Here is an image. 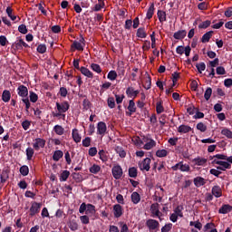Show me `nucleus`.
<instances>
[{
  "label": "nucleus",
  "instance_id": "obj_15",
  "mask_svg": "<svg viewBox=\"0 0 232 232\" xmlns=\"http://www.w3.org/2000/svg\"><path fill=\"white\" fill-rule=\"evenodd\" d=\"M96 129H97L98 134L104 136L107 131V125L105 122L100 121V122H98Z\"/></svg>",
  "mask_w": 232,
  "mask_h": 232
},
{
  "label": "nucleus",
  "instance_id": "obj_41",
  "mask_svg": "<svg viewBox=\"0 0 232 232\" xmlns=\"http://www.w3.org/2000/svg\"><path fill=\"white\" fill-rule=\"evenodd\" d=\"M89 171L94 175H97V173H99L101 171V166L100 165H97V164H94L93 166H92L90 169H89Z\"/></svg>",
  "mask_w": 232,
  "mask_h": 232
},
{
  "label": "nucleus",
  "instance_id": "obj_50",
  "mask_svg": "<svg viewBox=\"0 0 232 232\" xmlns=\"http://www.w3.org/2000/svg\"><path fill=\"white\" fill-rule=\"evenodd\" d=\"M221 134L226 136L227 139H232V131L227 128L221 130Z\"/></svg>",
  "mask_w": 232,
  "mask_h": 232
},
{
  "label": "nucleus",
  "instance_id": "obj_9",
  "mask_svg": "<svg viewBox=\"0 0 232 232\" xmlns=\"http://www.w3.org/2000/svg\"><path fill=\"white\" fill-rule=\"evenodd\" d=\"M42 208V203L33 202L32 207L30 208V217H34L37 213H40V209Z\"/></svg>",
  "mask_w": 232,
  "mask_h": 232
},
{
  "label": "nucleus",
  "instance_id": "obj_59",
  "mask_svg": "<svg viewBox=\"0 0 232 232\" xmlns=\"http://www.w3.org/2000/svg\"><path fill=\"white\" fill-rule=\"evenodd\" d=\"M38 95L34 92H30V100L32 102L35 103L38 101Z\"/></svg>",
  "mask_w": 232,
  "mask_h": 232
},
{
  "label": "nucleus",
  "instance_id": "obj_36",
  "mask_svg": "<svg viewBox=\"0 0 232 232\" xmlns=\"http://www.w3.org/2000/svg\"><path fill=\"white\" fill-rule=\"evenodd\" d=\"M63 157V152L62 150H56L53 154V160L54 161H59L61 158Z\"/></svg>",
  "mask_w": 232,
  "mask_h": 232
},
{
  "label": "nucleus",
  "instance_id": "obj_6",
  "mask_svg": "<svg viewBox=\"0 0 232 232\" xmlns=\"http://www.w3.org/2000/svg\"><path fill=\"white\" fill-rule=\"evenodd\" d=\"M123 175V170L120 165H116L112 167V177L115 179V180H119V179H121Z\"/></svg>",
  "mask_w": 232,
  "mask_h": 232
},
{
  "label": "nucleus",
  "instance_id": "obj_55",
  "mask_svg": "<svg viewBox=\"0 0 232 232\" xmlns=\"http://www.w3.org/2000/svg\"><path fill=\"white\" fill-rule=\"evenodd\" d=\"M206 63H197L196 64V68L198 70V72H202L203 71L206 70Z\"/></svg>",
  "mask_w": 232,
  "mask_h": 232
},
{
  "label": "nucleus",
  "instance_id": "obj_22",
  "mask_svg": "<svg viewBox=\"0 0 232 232\" xmlns=\"http://www.w3.org/2000/svg\"><path fill=\"white\" fill-rule=\"evenodd\" d=\"M213 34H214V31H209V32H207L205 34H203L200 40L201 43L203 44L208 43L212 38Z\"/></svg>",
  "mask_w": 232,
  "mask_h": 232
},
{
  "label": "nucleus",
  "instance_id": "obj_27",
  "mask_svg": "<svg viewBox=\"0 0 232 232\" xmlns=\"http://www.w3.org/2000/svg\"><path fill=\"white\" fill-rule=\"evenodd\" d=\"M154 12H155V5L154 4H150L147 13H146V18L147 19H151L154 15Z\"/></svg>",
  "mask_w": 232,
  "mask_h": 232
},
{
  "label": "nucleus",
  "instance_id": "obj_48",
  "mask_svg": "<svg viewBox=\"0 0 232 232\" xmlns=\"http://www.w3.org/2000/svg\"><path fill=\"white\" fill-rule=\"evenodd\" d=\"M20 173L23 175V177H27L29 174V167L26 165H24L20 168Z\"/></svg>",
  "mask_w": 232,
  "mask_h": 232
},
{
  "label": "nucleus",
  "instance_id": "obj_51",
  "mask_svg": "<svg viewBox=\"0 0 232 232\" xmlns=\"http://www.w3.org/2000/svg\"><path fill=\"white\" fill-rule=\"evenodd\" d=\"M155 154L159 158H163V157L168 156V150H158Z\"/></svg>",
  "mask_w": 232,
  "mask_h": 232
},
{
  "label": "nucleus",
  "instance_id": "obj_25",
  "mask_svg": "<svg viewBox=\"0 0 232 232\" xmlns=\"http://www.w3.org/2000/svg\"><path fill=\"white\" fill-rule=\"evenodd\" d=\"M72 140L74 142L79 143L82 140V136L77 129H72Z\"/></svg>",
  "mask_w": 232,
  "mask_h": 232
},
{
  "label": "nucleus",
  "instance_id": "obj_16",
  "mask_svg": "<svg viewBox=\"0 0 232 232\" xmlns=\"http://www.w3.org/2000/svg\"><path fill=\"white\" fill-rule=\"evenodd\" d=\"M211 193L216 197V198H220V197L223 195L222 188L218 185L212 187Z\"/></svg>",
  "mask_w": 232,
  "mask_h": 232
},
{
  "label": "nucleus",
  "instance_id": "obj_46",
  "mask_svg": "<svg viewBox=\"0 0 232 232\" xmlns=\"http://www.w3.org/2000/svg\"><path fill=\"white\" fill-rule=\"evenodd\" d=\"M196 129H197L198 130H200L201 132H205V131H207V130H208V126H207L205 123H203V122H198V123L196 125Z\"/></svg>",
  "mask_w": 232,
  "mask_h": 232
},
{
  "label": "nucleus",
  "instance_id": "obj_47",
  "mask_svg": "<svg viewBox=\"0 0 232 232\" xmlns=\"http://www.w3.org/2000/svg\"><path fill=\"white\" fill-rule=\"evenodd\" d=\"M212 93H213L212 88H210V87L207 88L205 92H204L205 100L208 101L211 98Z\"/></svg>",
  "mask_w": 232,
  "mask_h": 232
},
{
  "label": "nucleus",
  "instance_id": "obj_2",
  "mask_svg": "<svg viewBox=\"0 0 232 232\" xmlns=\"http://www.w3.org/2000/svg\"><path fill=\"white\" fill-rule=\"evenodd\" d=\"M172 171H181L182 173H188L190 171V166L188 164H184L183 161H179L171 167Z\"/></svg>",
  "mask_w": 232,
  "mask_h": 232
},
{
  "label": "nucleus",
  "instance_id": "obj_26",
  "mask_svg": "<svg viewBox=\"0 0 232 232\" xmlns=\"http://www.w3.org/2000/svg\"><path fill=\"white\" fill-rule=\"evenodd\" d=\"M156 145L157 142L154 140L150 139V140L147 143H145L142 148L146 150H151L153 147H156Z\"/></svg>",
  "mask_w": 232,
  "mask_h": 232
},
{
  "label": "nucleus",
  "instance_id": "obj_28",
  "mask_svg": "<svg viewBox=\"0 0 232 232\" xmlns=\"http://www.w3.org/2000/svg\"><path fill=\"white\" fill-rule=\"evenodd\" d=\"M157 16L160 23H164L165 21H167V14L164 11L159 10L157 12Z\"/></svg>",
  "mask_w": 232,
  "mask_h": 232
},
{
  "label": "nucleus",
  "instance_id": "obj_40",
  "mask_svg": "<svg viewBox=\"0 0 232 232\" xmlns=\"http://www.w3.org/2000/svg\"><path fill=\"white\" fill-rule=\"evenodd\" d=\"M136 36L139 38H146L147 33L145 32L144 28H139L136 32Z\"/></svg>",
  "mask_w": 232,
  "mask_h": 232
},
{
  "label": "nucleus",
  "instance_id": "obj_38",
  "mask_svg": "<svg viewBox=\"0 0 232 232\" xmlns=\"http://www.w3.org/2000/svg\"><path fill=\"white\" fill-rule=\"evenodd\" d=\"M96 213L95 206L92 204H87V211H85L86 215H94Z\"/></svg>",
  "mask_w": 232,
  "mask_h": 232
},
{
  "label": "nucleus",
  "instance_id": "obj_31",
  "mask_svg": "<svg viewBox=\"0 0 232 232\" xmlns=\"http://www.w3.org/2000/svg\"><path fill=\"white\" fill-rule=\"evenodd\" d=\"M183 209H184V207L182 205H179V206H177L175 208H174V213L176 215H178L179 217V218H183L184 217V214H183Z\"/></svg>",
  "mask_w": 232,
  "mask_h": 232
},
{
  "label": "nucleus",
  "instance_id": "obj_7",
  "mask_svg": "<svg viewBox=\"0 0 232 232\" xmlns=\"http://www.w3.org/2000/svg\"><path fill=\"white\" fill-rule=\"evenodd\" d=\"M112 213L114 218H120L123 215V208L120 204H115L112 207Z\"/></svg>",
  "mask_w": 232,
  "mask_h": 232
},
{
  "label": "nucleus",
  "instance_id": "obj_61",
  "mask_svg": "<svg viewBox=\"0 0 232 232\" xmlns=\"http://www.w3.org/2000/svg\"><path fill=\"white\" fill-rule=\"evenodd\" d=\"M104 7H105V3L97 4L96 5H94V8H92V11L99 12L102 9H103Z\"/></svg>",
  "mask_w": 232,
  "mask_h": 232
},
{
  "label": "nucleus",
  "instance_id": "obj_56",
  "mask_svg": "<svg viewBox=\"0 0 232 232\" xmlns=\"http://www.w3.org/2000/svg\"><path fill=\"white\" fill-rule=\"evenodd\" d=\"M22 102L25 104V110L27 112H29V109L31 107V102H30V100L29 98H23L22 99Z\"/></svg>",
  "mask_w": 232,
  "mask_h": 232
},
{
  "label": "nucleus",
  "instance_id": "obj_43",
  "mask_svg": "<svg viewBox=\"0 0 232 232\" xmlns=\"http://www.w3.org/2000/svg\"><path fill=\"white\" fill-rule=\"evenodd\" d=\"M71 47L78 50V51H83L84 50V45H82L81 43H78V41L72 42V45Z\"/></svg>",
  "mask_w": 232,
  "mask_h": 232
},
{
  "label": "nucleus",
  "instance_id": "obj_54",
  "mask_svg": "<svg viewBox=\"0 0 232 232\" xmlns=\"http://www.w3.org/2000/svg\"><path fill=\"white\" fill-rule=\"evenodd\" d=\"M107 105H109V108L111 109L115 108L116 103L113 97H109V99H107Z\"/></svg>",
  "mask_w": 232,
  "mask_h": 232
},
{
  "label": "nucleus",
  "instance_id": "obj_17",
  "mask_svg": "<svg viewBox=\"0 0 232 232\" xmlns=\"http://www.w3.org/2000/svg\"><path fill=\"white\" fill-rule=\"evenodd\" d=\"M231 211H232V206L229 204H224L218 209V213L220 215H227V213H231Z\"/></svg>",
  "mask_w": 232,
  "mask_h": 232
},
{
  "label": "nucleus",
  "instance_id": "obj_10",
  "mask_svg": "<svg viewBox=\"0 0 232 232\" xmlns=\"http://www.w3.org/2000/svg\"><path fill=\"white\" fill-rule=\"evenodd\" d=\"M46 144V140L42 138H37L34 140L33 147L35 150H39L41 148H44Z\"/></svg>",
  "mask_w": 232,
  "mask_h": 232
},
{
  "label": "nucleus",
  "instance_id": "obj_60",
  "mask_svg": "<svg viewBox=\"0 0 232 232\" xmlns=\"http://www.w3.org/2000/svg\"><path fill=\"white\" fill-rule=\"evenodd\" d=\"M59 95L65 98L68 94V90L65 87H60V92H58Z\"/></svg>",
  "mask_w": 232,
  "mask_h": 232
},
{
  "label": "nucleus",
  "instance_id": "obj_20",
  "mask_svg": "<svg viewBox=\"0 0 232 232\" xmlns=\"http://www.w3.org/2000/svg\"><path fill=\"white\" fill-rule=\"evenodd\" d=\"M192 162L195 163V166H206L208 160L205 158L198 157V158L193 159Z\"/></svg>",
  "mask_w": 232,
  "mask_h": 232
},
{
  "label": "nucleus",
  "instance_id": "obj_58",
  "mask_svg": "<svg viewBox=\"0 0 232 232\" xmlns=\"http://www.w3.org/2000/svg\"><path fill=\"white\" fill-rule=\"evenodd\" d=\"M91 105L92 103L87 98L83 99V103H82L83 110L85 111L89 110L91 108Z\"/></svg>",
  "mask_w": 232,
  "mask_h": 232
},
{
  "label": "nucleus",
  "instance_id": "obj_63",
  "mask_svg": "<svg viewBox=\"0 0 232 232\" xmlns=\"http://www.w3.org/2000/svg\"><path fill=\"white\" fill-rule=\"evenodd\" d=\"M18 31L23 34H26L28 33V29L26 27L25 24H21L19 27H18Z\"/></svg>",
  "mask_w": 232,
  "mask_h": 232
},
{
  "label": "nucleus",
  "instance_id": "obj_21",
  "mask_svg": "<svg viewBox=\"0 0 232 232\" xmlns=\"http://www.w3.org/2000/svg\"><path fill=\"white\" fill-rule=\"evenodd\" d=\"M142 86L145 90H150L151 88V77L150 74L146 73L144 77V84Z\"/></svg>",
  "mask_w": 232,
  "mask_h": 232
},
{
  "label": "nucleus",
  "instance_id": "obj_35",
  "mask_svg": "<svg viewBox=\"0 0 232 232\" xmlns=\"http://www.w3.org/2000/svg\"><path fill=\"white\" fill-rule=\"evenodd\" d=\"M70 177V171L69 170H63L62 174H60V182H66V180Z\"/></svg>",
  "mask_w": 232,
  "mask_h": 232
},
{
  "label": "nucleus",
  "instance_id": "obj_62",
  "mask_svg": "<svg viewBox=\"0 0 232 232\" xmlns=\"http://www.w3.org/2000/svg\"><path fill=\"white\" fill-rule=\"evenodd\" d=\"M92 142V139L90 137H86L85 139H83V140H82V145H83V147H89L91 145Z\"/></svg>",
  "mask_w": 232,
  "mask_h": 232
},
{
  "label": "nucleus",
  "instance_id": "obj_3",
  "mask_svg": "<svg viewBox=\"0 0 232 232\" xmlns=\"http://www.w3.org/2000/svg\"><path fill=\"white\" fill-rule=\"evenodd\" d=\"M145 226L149 231H157L160 229V224L158 220L150 218L146 220Z\"/></svg>",
  "mask_w": 232,
  "mask_h": 232
},
{
  "label": "nucleus",
  "instance_id": "obj_13",
  "mask_svg": "<svg viewBox=\"0 0 232 232\" xmlns=\"http://www.w3.org/2000/svg\"><path fill=\"white\" fill-rule=\"evenodd\" d=\"M127 97L135 99L139 93V90H135L133 87H128L125 91Z\"/></svg>",
  "mask_w": 232,
  "mask_h": 232
},
{
  "label": "nucleus",
  "instance_id": "obj_32",
  "mask_svg": "<svg viewBox=\"0 0 232 232\" xmlns=\"http://www.w3.org/2000/svg\"><path fill=\"white\" fill-rule=\"evenodd\" d=\"M115 151L116 153H118L119 157L121 158H125L127 155V152L125 151V150L121 146H116Z\"/></svg>",
  "mask_w": 232,
  "mask_h": 232
},
{
  "label": "nucleus",
  "instance_id": "obj_52",
  "mask_svg": "<svg viewBox=\"0 0 232 232\" xmlns=\"http://www.w3.org/2000/svg\"><path fill=\"white\" fill-rule=\"evenodd\" d=\"M117 77H118V74L115 71H111V72H109V74H107V79H109L111 81L116 80Z\"/></svg>",
  "mask_w": 232,
  "mask_h": 232
},
{
  "label": "nucleus",
  "instance_id": "obj_34",
  "mask_svg": "<svg viewBox=\"0 0 232 232\" xmlns=\"http://www.w3.org/2000/svg\"><path fill=\"white\" fill-rule=\"evenodd\" d=\"M11 96H12V94H11L10 91L5 90L2 94V100L5 102H8L11 100Z\"/></svg>",
  "mask_w": 232,
  "mask_h": 232
},
{
  "label": "nucleus",
  "instance_id": "obj_57",
  "mask_svg": "<svg viewBox=\"0 0 232 232\" xmlns=\"http://www.w3.org/2000/svg\"><path fill=\"white\" fill-rule=\"evenodd\" d=\"M91 69H92V71L101 73L102 72L101 66L97 63H92L91 64Z\"/></svg>",
  "mask_w": 232,
  "mask_h": 232
},
{
  "label": "nucleus",
  "instance_id": "obj_4",
  "mask_svg": "<svg viewBox=\"0 0 232 232\" xmlns=\"http://www.w3.org/2000/svg\"><path fill=\"white\" fill-rule=\"evenodd\" d=\"M150 213L153 217V218H155L156 217L161 220V217H163L162 212L160 211V204L159 203H153L150 205Z\"/></svg>",
  "mask_w": 232,
  "mask_h": 232
},
{
  "label": "nucleus",
  "instance_id": "obj_5",
  "mask_svg": "<svg viewBox=\"0 0 232 232\" xmlns=\"http://www.w3.org/2000/svg\"><path fill=\"white\" fill-rule=\"evenodd\" d=\"M150 163H151V159L150 158H145L140 164L139 168L140 171H150Z\"/></svg>",
  "mask_w": 232,
  "mask_h": 232
},
{
  "label": "nucleus",
  "instance_id": "obj_37",
  "mask_svg": "<svg viewBox=\"0 0 232 232\" xmlns=\"http://www.w3.org/2000/svg\"><path fill=\"white\" fill-rule=\"evenodd\" d=\"M1 184H5L6 180L9 179V173L7 170H3L0 176Z\"/></svg>",
  "mask_w": 232,
  "mask_h": 232
},
{
  "label": "nucleus",
  "instance_id": "obj_33",
  "mask_svg": "<svg viewBox=\"0 0 232 232\" xmlns=\"http://www.w3.org/2000/svg\"><path fill=\"white\" fill-rule=\"evenodd\" d=\"M69 229H71L72 232H75L79 229V225L75 219H72L71 222H69Z\"/></svg>",
  "mask_w": 232,
  "mask_h": 232
},
{
  "label": "nucleus",
  "instance_id": "obj_23",
  "mask_svg": "<svg viewBox=\"0 0 232 232\" xmlns=\"http://www.w3.org/2000/svg\"><path fill=\"white\" fill-rule=\"evenodd\" d=\"M191 130H192V128L185 124L179 125L178 128V132L179 133H188Z\"/></svg>",
  "mask_w": 232,
  "mask_h": 232
},
{
  "label": "nucleus",
  "instance_id": "obj_53",
  "mask_svg": "<svg viewBox=\"0 0 232 232\" xmlns=\"http://www.w3.org/2000/svg\"><path fill=\"white\" fill-rule=\"evenodd\" d=\"M211 25V21L207 20L205 22H202L200 24H198V29H207Z\"/></svg>",
  "mask_w": 232,
  "mask_h": 232
},
{
  "label": "nucleus",
  "instance_id": "obj_49",
  "mask_svg": "<svg viewBox=\"0 0 232 232\" xmlns=\"http://www.w3.org/2000/svg\"><path fill=\"white\" fill-rule=\"evenodd\" d=\"M164 111V107L162 105V102H156V112L160 114Z\"/></svg>",
  "mask_w": 232,
  "mask_h": 232
},
{
  "label": "nucleus",
  "instance_id": "obj_8",
  "mask_svg": "<svg viewBox=\"0 0 232 232\" xmlns=\"http://www.w3.org/2000/svg\"><path fill=\"white\" fill-rule=\"evenodd\" d=\"M70 109V104L67 101H63V102H56V110L58 111L65 113Z\"/></svg>",
  "mask_w": 232,
  "mask_h": 232
},
{
  "label": "nucleus",
  "instance_id": "obj_19",
  "mask_svg": "<svg viewBox=\"0 0 232 232\" xmlns=\"http://www.w3.org/2000/svg\"><path fill=\"white\" fill-rule=\"evenodd\" d=\"M187 31L186 30H179L178 32L173 34V38L176 40H182L187 36Z\"/></svg>",
  "mask_w": 232,
  "mask_h": 232
},
{
  "label": "nucleus",
  "instance_id": "obj_42",
  "mask_svg": "<svg viewBox=\"0 0 232 232\" xmlns=\"http://www.w3.org/2000/svg\"><path fill=\"white\" fill-rule=\"evenodd\" d=\"M34 155V149H33L32 147H28V148L26 149L27 160H32Z\"/></svg>",
  "mask_w": 232,
  "mask_h": 232
},
{
  "label": "nucleus",
  "instance_id": "obj_39",
  "mask_svg": "<svg viewBox=\"0 0 232 232\" xmlns=\"http://www.w3.org/2000/svg\"><path fill=\"white\" fill-rule=\"evenodd\" d=\"M108 153L104 150H100V152H98V155H100V160H102V161L103 162H107L108 161Z\"/></svg>",
  "mask_w": 232,
  "mask_h": 232
},
{
  "label": "nucleus",
  "instance_id": "obj_24",
  "mask_svg": "<svg viewBox=\"0 0 232 232\" xmlns=\"http://www.w3.org/2000/svg\"><path fill=\"white\" fill-rule=\"evenodd\" d=\"M132 204H139L140 202V195L138 192H132L130 195Z\"/></svg>",
  "mask_w": 232,
  "mask_h": 232
},
{
  "label": "nucleus",
  "instance_id": "obj_64",
  "mask_svg": "<svg viewBox=\"0 0 232 232\" xmlns=\"http://www.w3.org/2000/svg\"><path fill=\"white\" fill-rule=\"evenodd\" d=\"M47 50V47L45 44H40L37 48V52L40 53H44Z\"/></svg>",
  "mask_w": 232,
  "mask_h": 232
},
{
  "label": "nucleus",
  "instance_id": "obj_11",
  "mask_svg": "<svg viewBox=\"0 0 232 232\" xmlns=\"http://www.w3.org/2000/svg\"><path fill=\"white\" fill-rule=\"evenodd\" d=\"M24 47L28 48L29 45L23 39H19L13 44V48H14L16 51H21L24 49Z\"/></svg>",
  "mask_w": 232,
  "mask_h": 232
},
{
  "label": "nucleus",
  "instance_id": "obj_44",
  "mask_svg": "<svg viewBox=\"0 0 232 232\" xmlns=\"http://www.w3.org/2000/svg\"><path fill=\"white\" fill-rule=\"evenodd\" d=\"M53 130H54V132L60 136L64 133V128L61 125H55L54 128H53Z\"/></svg>",
  "mask_w": 232,
  "mask_h": 232
},
{
  "label": "nucleus",
  "instance_id": "obj_45",
  "mask_svg": "<svg viewBox=\"0 0 232 232\" xmlns=\"http://www.w3.org/2000/svg\"><path fill=\"white\" fill-rule=\"evenodd\" d=\"M172 228H173V224L167 223L161 227L160 232H170Z\"/></svg>",
  "mask_w": 232,
  "mask_h": 232
},
{
  "label": "nucleus",
  "instance_id": "obj_29",
  "mask_svg": "<svg viewBox=\"0 0 232 232\" xmlns=\"http://www.w3.org/2000/svg\"><path fill=\"white\" fill-rule=\"evenodd\" d=\"M80 72L82 74L88 78H93V73L86 67H80Z\"/></svg>",
  "mask_w": 232,
  "mask_h": 232
},
{
  "label": "nucleus",
  "instance_id": "obj_14",
  "mask_svg": "<svg viewBox=\"0 0 232 232\" xmlns=\"http://www.w3.org/2000/svg\"><path fill=\"white\" fill-rule=\"evenodd\" d=\"M17 92H18V95L20 97H22L23 99H25V98H28V88L24 85H20L18 88H17Z\"/></svg>",
  "mask_w": 232,
  "mask_h": 232
},
{
  "label": "nucleus",
  "instance_id": "obj_12",
  "mask_svg": "<svg viewBox=\"0 0 232 232\" xmlns=\"http://www.w3.org/2000/svg\"><path fill=\"white\" fill-rule=\"evenodd\" d=\"M193 184L196 188H201V186H205L207 184V179L198 176L193 179Z\"/></svg>",
  "mask_w": 232,
  "mask_h": 232
},
{
  "label": "nucleus",
  "instance_id": "obj_1",
  "mask_svg": "<svg viewBox=\"0 0 232 232\" xmlns=\"http://www.w3.org/2000/svg\"><path fill=\"white\" fill-rule=\"evenodd\" d=\"M212 164H217L218 167H216V169H218L219 171H227V169H231L232 168V165L229 162L216 159L212 160Z\"/></svg>",
  "mask_w": 232,
  "mask_h": 232
},
{
  "label": "nucleus",
  "instance_id": "obj_18",
  "mask_svg": "<svg viewBox=\"0 0 232 232\" xmlns=\"http://www.w3.org/2000/svg\"><path fill=\"white\" fill-rule=\"evenodd\" d=\"M127 110L130 112L126 111V115H129V116H131L133 112H136L137 108L133 100L129 101V105L127 107Z\"/></svg>",
  "mask_w": 232,
  "mask_h": 232
},
{
  "label": "nucleus",
  "instance_id": "obj_30",
  "mask_svg": "<svg viewBox=\"0 0 232 232\" xmlns=\"http://www.w3.org/2000/svg\"><path fill=\"white\" fill-rule=\"evenodd\" d=\"M128 175L130 179H136L138 177V169L135 167L129 168Z\"/></svg>",
  "mask_w": 232,
  "mask_h": 232
}]
</instances>
